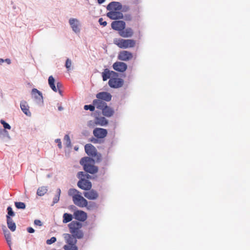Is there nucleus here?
<instances>
[{
  "mask_svg": "<svg viewBox=\"0 0 250 250\" xmlns=\"http://www.w3.org/2000/svg\"><path fill=\"white\" fill-rule=\"evenodd\" d=\"M68 194L72 198L74 204L80 207L84 208L87 205V201L81 195V192L75 188H70L68 191Z\"/></svg>",
  "mask_w": 250,
  "mask_h": 250,
  "instance_id": "nucleus-1",
  "label": "nucleus"
},
{
  "mask_svg": "<svg viewBox=\"0 0 250 250\" xmlns=\"http://www.w3.org/2000/svg\"><path fill=\"white\" fill-rule=\"evenodd\" d=\"M80 163L83 166L84 170L87 172L95 174L98 171V167L94 166V160L89 157L82 158Z\"/></svg>",
  "mask_w": 250,
  "mask_h": 250,
  "instance_id": "nucleus-2",
  "label": "nucleus"
},
{
  "mask_svg": "<svg viewBox=\"0 0 250 250\" xmlns=\"http://www.w3.org/2000/svg\"><path fill=\"white\" fill-rule=\"evenodd\" d=\"M83 225L77 221H73L68 224V228L71 234L77 239H82L83 237V232L81 229Z\"/></svg>",
  "mask_w": 250,
  "mask_h": 250,
  "instance_id": "nucleus-3",
  "label": "nucleus"
},
{
  "mask_svg": "<svg viewBox=\"0 0 250 250\" xmlns=\"http://www.w3.org/2000/svg\"><path fill=\"white\" fill-rule=\"evenodd\" d=\"M63 237L66 243V245L63 246L64 250H78V248L76 246L77 238L68 233L64 234Z\"/></svg>",
  "mask_w": 250,
  "mask_h": 250,
  "instance_id": "nucleus-4",
  "label": "nucleus"
},
{
  "mask_svg": "<svg viewBox=\"0 0 250 250\" xmlns=\"http://www.w3.org/2000/svg\"><path fill=\"white\" fill-rule=\"evenodd\" d=\"M113 43L120 48L126 49L134 47L136 42L133 39L115 38L113 40Z\"/></svg>",
  "mask_w": 250,
  "mask_h": 250,
  "instance_id": "nucleus-5",
  "label": "nucleus"
},
{
  "mask_svg": "<svg viewBox=\"0 0 250 250\" xmlns=\"http://www.w3.org/2000/svg\"><path fill=\"white\" fill-rule=\"evenodd\" d=\"M108 84L111 88H119L122 87L124 84L123 79L119 77V74L116 73V75H114L109 80Z\"/></svg>",
  "mask_w": 250,
  "mask_h": 250,
  "instance_id": "nucleus-6",
  "label": "nucleus"
},
{
  "mask_svg": "<svg viewBox=\"0 0 250 250\" xmlns=\"http://www.w3.org/2000/svg\"><path fill=\"white\" fill-rule=\"evenodd\" d=\"M93 134L95 138L99 139L104 138L107 134L106 129L102 128H95L93 131Z\"/></svg>",
  "mask_w": 250,
  "mask_h": 250,
  "instance_id": "nucleus-7",
  "label": "nucleus"
},
{
  "mask_svg": "<svg viewBox=\"0 0 250 250\" xmlns=\"http://www.w3.org/2000/svg\"><path fill=\"white\" fill-rule=\"evenodd\" d=\"M48 84L51 88L54 91L57 92L58 91L60 93H61L60 88L62 87V84L60 82L57 83V87L55 85V79L52 76H50L48 78Z\"/></svg>",
  "mask_w": 250,
  "mask_h": 250,
  "instance_id": "nucleus-8",
  "label": "nucleus"
},
{
  "mask_svg": "<svg viewBox=\"0 0 250 250\" xmlns=\"http://www.w3.org/2000/svg\"><path fill=\"white\" fill-rule=\"evenodd\" d=\"M133 58V54L125 50L120 51L118 55V59L123 61H128Z\"/></svg>",
  "mask_w": 250,
  "mask_h": 250,
  "instance_id": "nucleus-9",
  "label": "nucleus"
},
{
  "mask_svg": "<svg viewBox=\"0 0 250 250\" xmlns=\"http://www.w3.org/2000/svg\"><path fill=\"white\" fill-rule=\"evenodd\" d=\"M77 186L81 189L85 190H90L92 188L91 183L85 179H80L77 183Z\"/></svg>",
  "mask_w": 250,
  "mask_h": 250,
  "instance_id": "nucleus-10",
  "label": "nucleus"
},
{
  "mask_svg": "<svg viewBox=\"0 0 250 250\" xmlns=\"http://www.w3.org/2000/svg\"><path fill=\"white\" fill-rule=\"evenodd\" d=\"M73 215L75 219L82 222L85 221L87 218V213L82 210H75Z\"/></svg>",
  "mask_w": 250,
  "mask_h": 250,
  "instance_id": "nucleus-11",
  "label": "nucleus"
},
{
  "mask_svg": "<svg viewBox=\"0 0 250 250\" xmlns=\"http://www.w3.org/2000/svg\"><path fill=\"white\" fill-rule=\"evenodd\" d=\"M111 27L115 30L121 32L125 27V23L123 21H115L111 23Z\"/></svg>",
  "mask_w": 250,
  "mask_h": 250,
  "instance_id": "nucleus-12",
  "label": "nucleus"
},
{
  "mask_svg": "<svg viewBox=\"0 0 250 250\" xmlns=\"http://www.w3.org/2000/svg\"><path fill=\"white\" fill-rule=\"evenodd\" d=\"M113 68L118 72H124L127 68L126 63L121 62H114L112 65Z\"/></svg>",
  "mask_w": 250,
  "mask_h": 250,
  "instance_id": "nucleus-13",
  "label": "nucleus"
},
{
  "mask_svg": "<svg viewBox=\"0 0 250 250\" xmlns=\"http://www.w3.org/2000/svg\"><path fill=\"white\" fill-rule=\"evenodd\" d=\"M86 154L92 157H95L97 155V149L94 146L90 144H86L84 146Z\"/></svg>",
  "mask_w": 250,
  "mask_h": 250,
  "instance_id": "nucleus-14",
  "label": "nucleus"
},
{
  "mask_svg": "<svg viewBox=\"0 0 250 250\" xmlns=\"http://www.w3.org/2000/svg\"><path fill=\"white\" fill-rule=\"evenodd\" d=\"M69 23L74 32L79 33L80 31V23L77 19L71 18L69 21Z\"/></svg>",
  "mask_w": 250,
  "mask_h": 250,
  "instance_id": "nucleus-15",
  "label": "nucleus"
},
{
  "mask_svg": "<svg viewBox=\"0 0 250 250\" xmlns=\"http://www.w3.org/2000/svg\"><path fill=\"white\" fill-rule=\"evenodd\" d=\"M83 195L87 199L91 200L97 199L99 196L98 193L97 191L91 189L87 191L84 192Z\"/></svg>",
  "mask_w": 250,
  "mask_h": 250,
  "instance_id": "nucleus-16",
  "label": "nucleus"
},
{
  "mask_svg": "<svg viewBox=\"0 0 250 250\" xmlns=\"http://www.w3.org/2000/svg\"><path fill=\"white\" fill-rule=\"evenodd\" d=\"M106 15L112 20L122 19L123 18V14L119 11H110L107 13Z\"/></svg>",
  "mask_w": 250,
  "mask_h": 250,
  "instance_id": "nucleus-17",
  "label": "nucleus"
},
{
  "mask_svg": "<svg viewBox=\"0 0 250 250\" xmlns=\"http://www.w3.org/2000/svg\"><path fill=\"white\" fill-rule=\"evenodd\" d=\"M122 9V5L119 2L112 1L110 2L106 7L108 11H119Z\"/></svg>",
  "mask_w": 250,
  "mask_h": 250,
  "instance_id": "nucleus-18",
  "label": "nucleus"
},
{
  "mask_svg": "<svg viewBox=\"0 0 250 250\" xmlns=\"http://www.w3.org/2000/svg\"><path fill=\"white\" fill-rule=\"evenodd\" d=\"M114 75H116V72L112 70H110L108 68H105L102 73L103 80L104 81H106L108 79H110V78H112V77H113V76Z\"/></svg>",
  "mask_w": 250,
  "mask_h": 250,
  "instance_id": "nucleus-19",
  "label": "nucleus"
},
{
  "mask_svg": "<svg viewBox=\"0 0 250 250\" xmlns=\"http://www.w3.org/2000/svg\"><path fill=\"white\" fill-rule=\"evenodd\" d=\"M96 98L101 100L109 102L111 100V95L107 92H101L96 94Z\"/></svg>",
  "mask_w": 250,
  "mask_h": 250,
  "instance_id": "nucleus-20",
  "label": "nucleus"
},
{
  "mask_svg": "<svg viewBox=\"0 0 250 250\" xmlns=\"http://www.w3.org/2000/svg\"><path fill=\"white\" fill-rule=\"evenodd\" d=\"M119 34L123 38H130L134 34V31L132 28L128 27L119 32Z\"/></svg>",
  "mask_w": 250,
  "mask_h": 250,
  "instance_id": "nucleus-21",
  "label": "nucleus"
},
{
  "mask_svg": "<svg viewBox=\"0 0 250 250\" xmlns=\"http://www.w3.org/2000/svg\"><path fill=\"white\" fill-rule=\"evenodd\" d=\"M20 106L22 112L27 116L30 117L31 113L29 110V106L27 103L25 101L21 102Z\"/></svg>",
  "mask_w": 250,
  "mask_h": 250,
  "instance_id": "nucleus-22",
  "label": "nucleus"
},
{
  "mask_svg": "<svg viewBox=\"0 0 250 250\" xmlns=\"http://www.w3.org/2000/svg\"><path fill=\"white\" fill-rule=\"evenodd\" d=\"M93 104L96 108L100 110H102L107 104L104 101L97 98L93 101Z\"/></svg>",
  "mask_w": 250,
  "mask_h": 250,
  "instance_id": "nucleus-23",
  "label": "nucleus"
},
{
  "mask_svg": "<svg viewBox=\"0 0 250 250\" xmlns=\"http://www.w3.org/2000/svg\"><path fill=\"white\" fill-rule=\"evenodd\" d=\"M32 95L34 98L39 102H43V97L42 93L36 88L32 90Z\"/></svg>",
  "mask_w": 250,
  "mask_h": 250,
  "instance_id": "nucleus-24",
  "label": "nucleus"
},
{
  "mask_svg": "<svg viewBox=\"0 0 250 250\" xmlns=\"http://www.w3.org/2000/svg\"><path fill=\"white\" fill-rule=\"evenodd\" d=\"M3 233L4 234L5 238L6 240V242L7 243V244L8 245L10 250H12L11 248V234L9 232V231L6 229L5 227H4V229H3Z\"/></svg>",
  "mask_w": 250,
  "mask_h": 250,
  "instance_id": "nucleus-25",
  "label": "nucleus"
},
{
  "mask_svg": "<svg viewBox=\"0 0 250 250\" xmlns=\"http://www.w3.org/2000/svg\"><path fill=\"white\" fill-rule=\"evenodd\" d=\"M102 110L103 115L106 117H110L114 113V111L112 109V108L108 106L107 104L105 105V107H104V108Z\"/></svg>",
  "mask_w": 250,
  "mask_h": 250,
  "instance_id": "nucleus-26",
  "label": "nucleus"
},
{
  "mask_svg": "<svg viewBox=\"0 0 250 250\" xmlns=\"http://www.w3.org/2000/svg\"><path fill=\"white\" fill-rule=\"evenodd\" d=\"M108 123L107 120L103 117H97L95 119V124L98 125L104 126Z\"/></svg>",
  "mask_w": 250,
  "mask_h": 250,
  "instance_id": "nucleus-27",
  "label": "nucleus"
},
{
  "mask_svg": "<svg viewBox=\"0 0 250 250\" xmlns=\"http://www.w3.org/2000/svg\"><path fill=\"white\" fill-rule=\"evenodd\" d=\"M7 220V224L8 228L12 231H14L16 229L15 223L13 222L12 218H8Z\"/></svg>",
  "mask_w": 250,
  "mask_h": 250,
  "instance_id": "nucleus-28",
  "label": "nucleus"
},
{
  "mask_svg": "<svg viewBox=\"0 0 250 250\" xmlns=\"http://www.w3.org/2000/svg\"><path fill=\"white\" fill-rule=\"evenodd\" d=\"M73 219V216L71 214L65 213L63 215V223H67L72 221Z\"/></svg>",
  "mask_w": 250,
  "mask_h": 250,
  "instance_id": "nucleus-29",
  "label": "nucleus"
},
{
  "mask_svg": "<svg viewBox=\"0 0 250 250\" xmlns=\"http://www.w3.org/2000/svg\"><path fill=\"white\" fill-rule=\"evenodd\" d=\"M47 191V189L46 187H41L38 188L37 194L40 196H42L44 195Z\"/></svg>",
  "mask_w": 250,
  "mask_h": 250,
  "instance_id": "nucleus-30",
  "label": "nucleus"
},
{
  "mask_svg": "<svg viewBox=\"0 0 250 250\" xmlns=\"http://www.w3.org/2000/svg\"><path fill=\"white\" fill-rule=\"evenodd\" d=\"M7 215H6V219L8 218H11V216L13 217L15 216V213L12 210V208L11 207H8L7 208Z\"/></svg>",
  "mask_w": 250,
  "mask_h": 250,
  "instance_id": "nucleus-31",
  "label": "nucleus"
},
{
  "mask_svg": "<svg viewBox=\"0 0 250 250\" xmlns=\"http://www.w3.org/2000/svg\"><path fill=\"white\" fill-rule=\"evenodd\" d=\"M16 207L18 209H25L26 206L25 204L23 202H16L15 203Z\"/></svg>",
  "mask_w": 250,
  "mask_h": 250,
  "instance_id": "nucleus-32",
  "label": "nucleus"
},
{
  "mask_svg": "<svg viewBox=\"0 0 250 250\" xmlns=\"http://www.w3.org/2000/svg\"><path fill=\"white\" fill-rule=\"evenodd\" d=\"M61 189L60 188H58L57 190V195H55V196L54 197L53 199V203L55 204L58 203V202L59 201L60 194H61Z\"/></svg>",
  "mask_w": 250,
  "mask_h": 250,
  "instance_id": "nucleus-33",
  "label": "nucleus"
},
{
  "mask_svg": "<svg viewBox=\"0 0 250 250\" xmlns=\"http://www.w3.org/2000/svg\"><path fill=\"white\" fill-rule=\"evenodd\" d=\"M85 207L88 210H91L94 208H97V205L94 202H89V203L87 202V206H86Z\"/></svg>",
  "mask_w": 250,
  "mask_h": 250,
  "instance_id": "nucleus-34",
  "label": "nucleus"
},
{
  "mask_svg": "<svg viewBox=\"0 0 250 250\" xmlns=\"http://www.w3.org/2000/svg\"><path fill=\"white\" fill-rule=\"evenodd\" d=\"M95 105L93 104V105H85L84 106V109L85 110H89L91 111H93L95 110Z\"/></svg>",
  "mask_w": 250,
  "mask_h": 250,
  "instance_id": "nucleus-35",
  "label": "nucleus"
},
{
  "mask_svg": "<svg viewBox=\"0 0 250 250\" xmlns=\"http://www.w3.org/2000/svg\"><path fill=\"white\" fill-rule=\"evenodd\" d=\"M86 176V173L84 172L80 171L77 174V177L80 179H85V177Z\"/></svg>",
  "mask_w": 250,
  "mask_h": 250,
  "instance_id": "nucleus-36",
  "label": "nucleus"
},
{
  "mask_svg": "<svg viewBox=\"0 0 250 250\" xmlns=\"http://www.w3.org/2000/svg\"><path fill=\"white\" fill-rule=\"evenodd\" d=\"M0 122L3 125L5 129H10V125L8 123H6L4 120H1Z\"/></svg>",
  "mask_w": 250,
  "mask_h": 250,
  "instance_id": "nucleus-37",
  "label": "nucleus"
},
{
  "mask_svg": "<svg viewBox=\"0 0 250 250\" xmlns=\"http://www.w3.org/2000/svg\"><path fill=\"white\" fill-rule=\"evenodd\" d=\"M64 140L66 141L67 146H69L71 144V141L68 135H65L64 137Z\"/></svg>",
  "mask_w": 250,
  "mask_h": 250,
  "instance_id": "nucleus-38",
  "label": "nucleus"
},
{
  "mask_svg": "<svg viewBox=\"0 0 250 250\" xmlns=\"http://www.w3.org/2000/svg\"><path fill=\"white\" fill-rule=\"evenodd\" d=\"M56 241V238L55 237H51L50 239L46 241V243L48 245H51Z\"/></svg>",
  "mask_w": 250,
  "mask_h": 250,
  "instance_id": "nucleus-39",
  "label": "nucleus"
},
{
  "mask_svg": "<svg viewBox=\"0 0 250 250\" xmlns=\"http://www.w3.org/2000/svg\"><path fill=\"white\" fill-rule=\"evenodd\" d=\"M71 65V62L69 59H67L66 60V62H65V67H66V68L68 70H69L70 68Z\"/></svg>",
  "mask_w": 250,
  "mask_h": 250,
  "instance_id": "nucleus-40",
  "label": "nucleus"
},
{
  "mask_svg": "<svg viewBox=\"0 0 250 250\" xmlns=\"http://www.w3.org/2000/svg\"><path fill=\"white\" fill-rule=\"evenodd\" d=\"M99 22L101 25H102L104 26H105L107 24L106 21H104L103 18H101L99 19Z\"/></svg>",
  "mask_w": 250,
  "mask_h": 250,
  "instance_id": "nucleus-41",
  "label": "nucleus"
},
{
  "mask_svg": "<svg viewBox=\"0 0 250 250\" xmlns=\"http://www.w3.org/2000/svg\"><path fill=\"white\" fill-rule=\"evenodd\" d=\"M34 223L36 226H42V222L40 220L38 219L35 220Z\"/></svg>",
  "mask_w": 250,
  "mask_h": 250,
  "instance_id": "nucleus-42",
  "label": "nucleus"
},
{
  "mask_svg": "<svg viewBox=\"0 0 250 250\" xmlns=\"http://www.w3.org/2000/svg\"><path fill=\"white\" fill-rule=\"evenodd\" d=\"M55 141L56 143H58V147L60 148H62V143H61V140L60 139H57L55 140Z\"/></svg>",
  "mask_w": 250,
  "mask_h": 250,
  "instance_id": "nucleus-43",
  "label": "nucleus"
},
{
  "mask_svg": "<svg viewBox=\"0 0 250 250\" xmlns=\"http://www.w3.org/2000/svg\"><path fill=\"white\" fill-rule=\"evenodd\" d=\"M99 139H97L96 138H92V139H91L90 141L94 144H96L99 143Z\"/></svg>",
  "mask_w": 250,
  "mask_h": 250,
  "instance_id": "nucleus-44",
  "label": "nucleus"
},
{
  "mask_svg": "<svg viewBox=\"0 0 250 250\" xmlns=\"http://www.w3.org/2000/svg\"><path fill=\"white\" fill-rule=\"evenodd\" d=\"M27 231H28V232H29L30 233H34L35 232L34 229H33L31 227L27 228Z\"/></svg>",
  "mask_w": 250,
  "mask_h": 250,
  "instance_id": "nucleus-45",
  "label": "nucleus"
},
{
  "mask_svg": "<svg viewBox=\"0 0 250 250\" xmlns=\"http://www.w3.org/2000/svg\"><path fill=\"white\" fill-rule=\"evenodd\" d=\"M4 62H6L8 64H10L11 61L9 59H6L4 60Z\"/></svg>",
  "mask_w": 250,
  "mask_h": 250,
  "instance_id": "nucleus-46",
  "label": "nucleus"
},
{
  "mask_svg": "<svg viewBox=\"0 0 250 250\" xmlns=\"http://www.w3.org/2000/svg\"><path fill=\"white\" fill-rule=\"evenodd\" d=\"M98 3L102 4L104 3L105 0H97Z\"/></svg>",
  "mask_w": 250,
  "mask_h": 250,
  "instance_id": "nucleus-47",
  "label": "nucleus"
},
{
  "mask_svg": "<svg viewBox=\"0 0 250 250\" xmlns=\"http://www.w3.org/2000/svg\"><path fill=\"white\" fill-rule=\"evenodd\" d=\"M58 109H59V110H60V111H62V110L63 109V108H62V106H59L58 107Z\"/></svg>",
  "mask_w": 250,
  "mask_h": 250,
  "instance_id": "nucleus-48",
  "label": "nucleus"
},
{
  "mask_svg": "<svg viewBox=\"0 0 250 250\" xmlns=\"http://www.w3.org/2000/svg\"><path fill=\"white\" fill-rule=\"evenodd\" d=\"M4 62V60L2 59H0V64H1Z\"/></svg>",
  "mask_w": 250,
  "mask_h": 250,
  "instance_id": "nucleus-49",
  "label": "nucleus"
},
{
  "mask_svg": "<svg viewBox=\"0 0 250 250\" xmlns=\"http://www.w3.org/2000/svg\"><path fill=\"white\" fill-rule=\"evenodd\" d=\"M90 177V176L89 174H86V176L85 177V178H86L88 179Z\"/></svg>",
  "mask_w": 250,
  "mask_h": 250,
  "instance_id": "nucleus-50",
  "label": "nucleus"
}]
</instances>
